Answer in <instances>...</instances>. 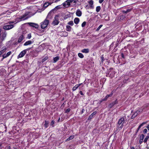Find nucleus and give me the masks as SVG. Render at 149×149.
<instances>
[{
    "instance_id": "obj_1",
    "label": "nucleus",
    "mask_w": 149,
    "mask_h": 149,
    "mask_svg": "<svg viewBox=\"0 0 149 149\" xmlns=\"http://www.w3.org/2000/svg\"><path fill=\"white\" fill-rule=\"evenodd\" d=\"M53 12V11L52 10H51L48 13L47 15L46 19L44 20V21L40 23L41 27L42 29H44L47 26L49 23V20H48L49 17H50L51 16V13L52 12Z\"/></svg>"
},
{
    "instance_id": "obj_2",
    "label": "nucleus",
    "mask_w": 149,
    "mask_h": 149,
    "mask_svg": "<svg viewBox=\"0 0 149 149\" xmlns=\"http://www.w3.org/2000/svg\"><path fill=\"white\" fill-rule=\"evenodd\" d=\"M77 0H67L63 3V6H64V8H67L71 5V3L73 2L74 5L76 4Z\"/></svg>"
},
{
    "instance_id": "obj_3",
    "label": "nucleus",
    "mask_w": 149,
    "mask_h": 149,
    "mask_svg": "<svg viewBox=\"0 0 149 149\" xmlns=\"http://www.w3.org/2000/svg\"><path fill=\"white\" fill-rule=\"evenodd\" d=\"M127 121L126 120H125L124 118H121L119 120L118 123V126L119 128L121 129L123 127L125 123H126Z\"/></svg>"
},
{
    "instance_id": "obj_4",
    "label": "nucleus",
    "mask_w": 149,
    "mask_h": 149,
    "mask_svg": "<svg viewBox=\"0 0 149 149\" xmlns=\"http://www.w3.org/2000/svg\"><path fill=\"white\" fill-rule=\"evenodd\" d=\"M35 14V13L31 14L29 13H26L22 17L21 19H22V20H24L27 19L28 18L33 16Z\"/></svg>"
},
{
    "instance_id": "obj_5",
    "label": "nucleus",
    "mask_w": 149,
    "mask_h": 149,
    "mask_svg": "<svg viewBox=\"0 0 149 149\" xmlns=\"http://www.w3.org/2000/svg\"><path fill=\"white\" fill-rule=\"evenodd\" d=\"M143 109V108H139L135 113L132 116V118H133L136 116L138 114L142 113Z\"/></svg>"
},
{
    "instance_id": "obj_6",
    "label": "nucleus",
    "mask_w": 149,
    "mask_h": 149,
    "mask_svg": "<svg viewBox=\"0 0 149 149\" xmlns=\"http://www.w3.org/2000/svg\"><path fill=\"white\" fill-rule=\"evenodd\" d=\"M30 48H28L22 51L17 56V58L23 57L26 53V51L29 50Z\"/></svg>"
},
{
    "instance_id": "obj_7",
    "label": "nucleus",
    "mask_w": 149,
    "mask_h": 149,
    "mask_svg": "<svg viewBox=\"0 0 149 149\" xmlns=\"http://www.w3.org/2000/svg\"><path fill=\"white\" fill-rule=\"evenodd\" d=\"M13 22H11L10 23H13ZM14 27V26L12 24H9L5 25L3 26V28L5 30H9L12 29Z\"/></svg>"
},
{
    "instance_id": "obj_8",
    "label": "nucleus",
    "mask_w": 149,
    "mask_h": 149,
    "mask_svg": "<svg viewBox=\"0 0 149 149\" xmlns=\"http://www.w3.org/2000/svg\"><path fill=\"white\" fill-rule=\"evenodd\" d=\"M59 23L58 17L57 16H56L54 17V19L52 23V24L54 25H57Z\"/></svg>"
},
{
    "instance_id": "obj_9",
    "label": "nucleus",
    "mask_w": 149,
    "mask_h": 149,
    "mask_svg": "<svg viewBox=\"0 0 149 149\" xmlns=\"http://www.w3.org/2000/svg\"><path fill=\"white\" fill-rule=\"evenodd\" d=\"M89 3V6L90 9H93L94 8L93 5V1L92 0H90L88 1Z\"/></svg>"
},
{
    "instance_id": "obj_10",
    "label": "nucleus",
    "mask_w": 149,
    "mask_h": 149,
    "mask_svg": "<svg viewBox=\"0 0 149 149\" xmlns=\"http://www.w3.org/2000/svg\"><path fill=\"white\" fill-rule=\"evenodd\" d=\"M30 26L35 27L36 28H37L38 27V25L37 24L32 23V22H29L27 23Z\"/></svg>"
},
{
    "instance_id": "obj_11",
    "label": "nucleus",
    "mask_w": 149,
    "mask_h": 149,
    "mask_svg": "<svg viewBox=\"0 0 149 149\" xmlns=\"http://www.w3.org/2000/svg\"><path fill=\"white\" fill-rule=\"evenodd\" d=\"M112 95L113 93H111L110 94L107 95L106 96L105 98L101 100L100 101V102H101L103 101H106L108 98L109 97L111 96Z\"/></svg>"
},
{
    "instance_id": "obj_12",
    "label": "nucleus",
    "mask_w": 149,
    "mask_h": 149,
    "mask_svg": "<svg viewBox=\"0 0 149 149\" xmlns=\"http://www.w3.org/2000/svg\"><path fill=\"white\" fill-rule=\"evenodd\" d=\"M6 33H4L1 36L0 35V42H2L6 37Z\"/></svg>"
},
{
    "instance_id": "obj_13",
    "label": "nucleus",
    "mask_w": 149,
    "mask_h": 149,
    "mask_svg": "<svg viewBox=\"0 0 149 149\" xmlns=\"http://www.w3.org/2000/svg\"><path fill=\"white\" fill-rule=\"evenodd\" d=\"M144 138V136L143 134H141L140 137L139 143L141 144L143 142V139Z\"/></svg>"
},
{
    "instance_id": "obj_14",
    "label": "nucleus",
    "mask_w": 149,
    "mask_h": 149,
    "mask_svg": "<svg viewBox=\"0 0 149 149\" xmlns=\"http://www.w3.org/2000/svg\"><path fill=\"white\" fill-rule=\"evenodd\" d=\"M81 84H77L76 85L72 88V90L73 91H75L76 89H77L79 86L81 85Z\"/></svg>"
},
{
    "instance_id": "obj_15",
    "label": "nucleus",
    "mask_w": 149,
    "mask_h": 149,
    "mask_svg": "<svg viewBox=\"0 0 149 149\" xmlns=\"http://www.w3.org/2000/svg\"><path fill=\"white\" fill-rule=\"evenodd\" d=\"M32 43L31 40H29L26 42L24 44V46H27L31 44Z\"/></svg>"
},
{
    "instance_id": "obj_16",
    "label": "nucleus",
    "mask_w": 149,
    "mask_h": 149,
    "mask_svg": "<svg viewBox=\"0 0 149 149\" xmlns=\"http://www.w3.org/2000/svg\"><path fill=\"white\" fill-rule=\"evenodd\" d=\"M81 11L79 10H77L76 12V15L78 17L81 16Z\"/></svg>"
},
{
    "instance_id": "obj_17",
    "label": "nucleus",
    "mask_w": 149,
    "mask_h": 149,
    "mask_svg": "<svg viewBox=\"0 0 149 149\" xmlns=\"http://www.w3.org/2000/svg\"><path fill=\"white\" fill-rule=\"evenodd\" d=\"M81 52L84 53H87L89 52V49H85L82 50Z\"/></svg>"
},
{
    "instance_id": "obj_18",
    "label": "nucleus",
    "mask_w": 149,
    "mask_h": 149,
    "mask_svg": "<svg viewBox=\"0 0 149 149\" xmlns=\"http://www.w3.org/2000/svg\"><path fill=\"white\" fill-rule=\"evenodd\" d=\"M117 103V101H116L114 102H112L111 103L109 104V108H111L112 107L113 105L116 104Z\"/></svg>"
},
{
    "instance_id": "obj_19",
    "label": "nucleus",
    "mask_w": 149,
    "mask_h": 149,
    "mask_svg": "<svg viewBox=\"0 0 149 149\" xmlns=\"http://www.w3.org/2000/svg\"><path fill=\"white\" fill-rule=\"evenodd\" d=\"M24 38V37L23 35H21L19 38L18 42H21Z\"/></svg>"
},
{
    "instance_id": "obj_20",
    "label": "nucleus",
    "mask_w": 149,
    "mask_h": 149,
    "mask_svg": "<svg viewBox=\"0 0 149 149\" xmlns=\"http://www.w3.org/2000/svg\"><path fill=\"white\" fill-rule=\"evenodd\" d=\"M50 4L49 3H45L43 5V8H46Z\"/></svg>"
},
{
    "instance_id": "obj_21",
    "label": "nucleus",
    "mask_w": 149,
    "mask_h": 149,
    "mask_svg": "<svg viewBox=\"0 0 149 149\" xmlns=\"http://www.w3.org/2000/svg\"><path fill=\"white\" fill-rule=\"evenodd\" d=\"M79 18H76L74 19V22L75 24H77L79 23Z\"/></svg>"
},
{
    "instance_id": "obj_22",
    "label": "nucleus",
    "mask_w": 149,
    "mask_h": 149,
    "mask_svg": "<svg viewBox=\"0 0 149 149\" xmlns=\"http://www.w3.org/2000/svg\"><path fill=\"white\" fill-rule=\"evenodd\" d=\"M71 27L69 25H67L66 26V30L67 31H70L71 30Z\"/></svg>"
},
{
    "instance_id": "obj_23",
    "label": "nucleus",
    "mask_w": 149,
    "mask_h": 149,
    "mask_svg": "<svg viewBox=\"0 0 149 149\" xmlns=\"http://www.w3.org/2000/svg\"><path fill=\"white\" fill-rule=\"evenodd\" d=\"M74 137V136H71L70 137L68 138L66 140V141H70Z\"/></svg>"
},
{
    "instance_id": "obj_24",
    "label": "nucleus",
    "mask_w": 149,
    "mask_h": 149,
    "mask_svg": "<svg viewBox=\"0 0 149 149\" xmlns=\"http://www.w3.org/2000/svg\"><path fill=\"white\" fill-rule=\"evenodd\" d=\"M6 50V48L5 47H3L2 48V49L1 50V51H0V55L4 53Z\"/></svg>"
},
{
    "instance_id": "obj_25",
    "label": "nucleus",
    "mask_w": 149,
    "mask_h": 149,
    "mask_svg": "<svg viewBox=\"0 0 149 149\" xmlns=\"http://www.w3.org/2000/svg\"><path fill=\"white\" fill-rule=\"evenodd\" d=\"M146 122H144L143 123L139 125V126L138 129H137V131H138L139 129L141 128V127L143 126V125L145 124H146Z\"/></svg>"
},
{
    "instance_id": "obj_26",
    "label": "nucleus",
    "mask_w": 149,
    "mask_h": 149,
    "mask_svg": "<svg viewBox=\"0 0 149 149\" xmlns=\"http://www.w3.org/2000/svg\"><path fill=\"white\" fill-rule=\"evenodd\" d=\"M59 59V57L58 56H56L54 58V63L58 61Z\"/></svg>"
},
{
    "instance_id": "obj_27",
    "label": "nucleus",
    "mask_w": 149,
    "mask_h": 149,
    "mask_svg": "<svg viewBox=\"0 0 149 149\" xmlns=\"http://www.w3.org/2000/svg\"><path fill=\"white\" fill-rule=\"evenodd\" d=\"M48 58V56H45V57L43 59H42V63H43L46 60H47Z\"/></svg>"
},
{
    "instance_id": "obj_28",
    "label": "nucleus",
    "mask_w": 149,
    "mask_h": 149,
    "mask_svg": "<svg viewBox=\"0 0 149 149\" xmlns=\"http://www.w3.org/2000/svg\"><path fill=\"white\" fill-rule=\"evenodd\" d=\"M78 56L81 58H83L84 57L83 55L81 53H79Z\"/></svg>"
},
{
    "instance_id": "obj_29",
    "label": "nucleus",
    "mask_w": 149,
    "mask_h": 149,
    "mask_svg": "<svg viewBox=\"0 0 149 149\" xmlns=\"http://www.w3.org/2000/svg\"><path fill=\"white\" fill-rule=\"evenodd\" d=\"M149 136H146L144 139V142L145 143L147 141H148V139H149Z\"/></svg>"
},
{
    "instance_id": "obj_30",
    "label": "nucleus",
    "mask_w": 149,
    "mask_h": 149,
    "mask_svg": "<svg viewBox=\"0 0 149 149\" xmlns=\"http://www.w3.org/2000/svg\"><path fill=\"white\" fill-rule=\"evenodd\" d=\"M68 24L70 25H71V26H72L73 25L74 23H73V22L72 21H70L69 22H68Z\"/></svg>"
},
{
    "instance_id": "obj_31",
    "label": "nucleus",
    "mask_w": 149,
    "mask_h": 149,
    "mask_svg": "<svg viewBox=\"0 0 149 149\" xmlns=\"http://www.w3.org/2000/svg\"><path fill=\"white\" fill-rule=\"evenodd\" d=\"M102 25L101 24L98 27V28L97 29L96 31H98L101 28V27H102Z\"/></svg>"
},
{
    "instance_id": "obj_32",
    "label": "nucleus",
    "mask_w": 149,
    "mask_h": 149,
    "mask_svg": "<svg viewBox=\"0 0 149 149\" xmlns=\"http://www.w3.org/2000/svg\"><path fill=\"white\" fill-rule=\"evenodd\" d=\"M70 108H68L65 111V113H68L70 111Z\"/></svg>"
},
{
    "instance_id": "obj_33",
    "label": "nucleus",
    "mask_w": 149,
    "mask_h": 149,
    "mask_svg": "<svg viewBox=\"0 0 149 149\" xmlns=\"http://www.w3.org/2000/svg\"><path fill=\"white\" fill-rule=\"evenodd\" d=\"M130 10H127L126 11L125 10H123V12L124 13H127L129 12L130 11Z\"/></svg>"
},
{
    "instance_id": "obj_34",
    "label": "nucleus",
    "mask_w": 149,
    "mask_h": 149,
    "mask_svg": "<svg viewBox=\"0 0 149 149\" xmlns=\"http://www.w3.org/2000/svg\"><path fill=\"white\" fill-rule=\"evenodd\" d=\"M31 34L30 33H29L28 34L27 38L29 39H30L31 38Z\"/></svg>"
},
{
    "instance_id": "obj_35",
    "label": "nucleus",
    "mask_w": 149,
    "mask_h": 149,
    "mask_svg": "<svg viewBox=\"0 0 149 149\" xmlns=\"http://www.w3.org/2000/svg\"><path fill=\"white\" fill-rule=\"evenodd\" d=\"M44 125L45 128H47L48 127V123H47L46 121L45 122V123Z\"/></svg>"
},
{
    "instance_id": "obj_36",
    "label": "nucleus",
    "mask_w": 149,
    "mask_h": 149,
    "mask_svg": "<svg viewBox=\"0 0 149 149\" xmlns=\"http://www.w3.org/2000/svg\"><path fill=\"white\" fill-rule=\"evenodd\" d=\"M86 22H84L81 24V26L82 27H84L86 24Z\"/></svg>"
},
{
    "instance_id": "obj_37",
    "label": "nucleus",
    "mask_w": 149,
    "mask_h": 149,
    "mask_svg": "<svg viewBox=\"0 0 149 149\" xmlns=\"http://www.w3.org/2000/svg\"><path fill=\"white\" fill-rule=\"evenodd\" d=\"M125 17L124 15H122L120 16V19L121 20H123L124 18Z\"/></svg>"
},
{
    "instance_id": "obj_38",
    "label": "nucleus",
    "mask_w": 149,
    "mask_h": 149,
    "mask_svg": "<svg viewBox=\"0 0 149 149\" xmlns=\"http://www.w3.org/2000/svg\"><path fill=\"white\" fill-rule=\"evenodd\" d=\"M3 58H6L7 57H8V56H7L6 54H4L3 55Z\"/></svg>"
},
{
    "instance_id": "obj_39",
    "label": "nucleus",
    "mask_w": 149,
    "mask_h": 149,
    "mask_svg": "<svg viewBox=\"0 0 149 149\" xmlns=\"http://www.w3.org/2000/svg\"><path fill=\"white\" fill-rule=\"evenodd\" d=\"M96 113L97 112L96 111H95V112L92 113L91 115L93 116L95 115Z\"/></svg>"
},
{
    "instance_id": "obj_40",
    "label": "nucleus",
    "mask_w": 149,
    "mask_h": 149,
    "mask_svg": "<svg viewBox=\"0 0 149 149\" xmlns=\"http://www.w3.org/2000/svg\"><path fill=\"white\" fill-rule=\"evenodd\" d=\"M11 53V52L10 51L8 52L6 54L7 56H8L9 55H10Z\"/></svg>"
},
{
    "instance_id": "obj_41",
    "label": "nucleus",
    "mask_w": 149,
    "mask_h": 149,
    "mask_svg": "<svg viewBox=\"0 0 149 149\" xmlns=\"http://www.w3.org/2000/svg\"><path fill=\"white\" fill-rule=\"evenodd\" d=\"M147 130L146 129H145L143 130V132L144 133H147Z\"/></svg>"
},
{
    "instance_id": "obj_42",
    "label": "nucleus",
    "mask_w": 149,
    "mask_h": 149,
    "mask_svg": "<svg viewBox=\"0 0 149 149\" xmlns=\"http://www.w3.org/2000/svg\"><path fill=\"white\" fill-rule=\"evenodd\" d=\"M104 1V0H99V2L100 3H101L103 2Z\"/></svg>"
},
{
    "instance_id": "obj_43",
    "label": "nucleus",
    "mask_w": 149,
    "mask_h": 149,
    "mask_svg": "<svg viewBox=\"0 0 149 149\" xmlns=\"http://www.w3.org/2000/svg\"><path fill=\"white\" fill-rule=\"evenodd\" d=\"M101 7L100 6H97L96 8V9H100Z\"/></svg>"
},
{
    "instance_id": "obj_44",
    "label": "nucleus",
    "mask_w": 149,
    "mask_h": 149,
    "mask_svg": "<svg viewBox=\"0 0 149 149\" xmlns=\"http://www.w3.org/2000/svg\"><path fill=\"white\" fill-rule=\"evenodd\" d=\"M61 6H57L55 8H57V9L60 8H61V7H60Z\"/></svg>"
},
{
    "instance_id": "obj_45",
    "label": "nucleus",
    "mask_w": 149,
    "mask_h": 149,
    "mask_svg": "<svg viewBox=\"0 0 149 149\" xmlns=\"http://www.w3.org/2000/svg\"><path fill=\"white\" fill-rule=\"evenodd\" d=\"M54 124V120L52 121L51 122V124L52 125H53Z\"/></svg>"
},
{
    "instance_id": "obj_46",
    "label": "nucleus",
    "mask_w": 149,
    "mask_h": 149,
    "mask_svg": "<svg viewBox=\"0 0 149 149\" xmlns=\"http://www.w3.org/2000/svg\"><path fill=\"white\" fill-rule=\"evenodd\" d=\"M6 148L7 149H10L11 147H10V146H7Z\"/></svg>"
},
{
    "instance_id": "obj_47",
    "label": "nucleus",
    "mask_w": 149,
    "mask_h": 149,
    "mask_svg": "<svg viewBox=\"0 0 149 149\" xmlns=\"http://www.w3.org/2000/svg\"><path fill=\"white\" fill-rule=\"evenodd\" d=\"M79 93L81 94V95H83V94L82 92V91H80L79 92Z\"/></svg>"
},
{
    "instance_id": "obj_48",
    "label": "nucleus",
    "mask_w": 149,
    "mask_h": 149,
    "mask_svg": "<svg viewBox=\"0 0 149 149\" xmlns=\"http://www.w3.org/2000/svg\"><path fill=\"white\" fill-rule=\"evenodd\" d=\"M115 72H113V75H112L111 76V77H114V74H115Z\"/></svg>"
},
{
    "instance_id": "obj_49",
    "label": "nucleus",
    "mask_w": 149,
    "mask_h": 149,
    "mask_svg": "<svg viewBox=\"0 0 149 149\" xmlns=\"http://www.w3.org/2000/svg\"><path fill=\"white\" fill-rule=\"evenodd\" d=\"M93 117V116H92L91 115L89 116V119H91V118H92Z\"/></svg>"
},
{
    "instance_id": "obj_50",
    "label": "nucleus",
    "mask_w": 149,
    "mask_h": 149,
    "mask_svg": "<svg viewBox=\"0 0 149 149\" xmlns=\"http://www.w3.org/2000/svg\"><path fill=\"white\" fill-rule=\"evenodd\" d=\"M147 128L148 130H149V125L147 126Z\"/></svg>"
},
{
    "instance_id": "obj_51",
    "label": "nucleus",
    "mask_w": 149,
    "mask_h": 149,
    "mask_svg": "<svg viewBox=\"0 0 149 149\" xmlns=\"http://www.w3.org/2000/svg\"><path fill=\"white\" fill-rule=\"evenodd\" d=\"M84 109H82V111H81V113H83L84 112Z\"/></svg>"
},
{
    "instance_id": "obj_52",
    "label": "nucleus",
    "mask_w": 149,
    "mask_h": 149,
    "mask_svg": "<svg viewBox=\"0 0 149 149\" xmlns=\"http://www.w3.org/2000/svg\"><path fill=\"white\" fill-rule=\"evenodd\" d=\"M131 149H135V148L134 147H131Z\"/></svg>"
},
{
    "instance_id": "obj_53",
    "label": "nucleus",
    "mask_w": 149,
    "mask_h": 149,
    "mask_svg": "<svg viewBox=\"0 0 149 149\" xmlns=\"http://www.w3.org/2000/svg\"><path fill=\"white\" fill-rule=\"evenodd\" d=\"M33 8L32 7H30V8H30V9H32V8Z\"/></svg>"
},
{
    "instance_id": "obj_54",
    "label": "nucleus",
    "mask_w": 149,
    "mask_h": 149,
    "mask_svg": "<svg viewBox=\"0 0 149 149\" xmlns=\"http://www.w3.org/2000/svg\"><path fill=\"white\" fill-rule=\"evenodd\" d=\"M100 10H96V11L97 12H98Z\"/></svg>"
},
{
    "instance_id": "obj_55",
    "label": "nucleus",
    "mask_w": 149,
    "mask_h": 149,
    "mask_svg": "<svg viewBox=\"0 0 149 149\" xmlns=\"http://www.w3.org/2000/svg\"><path fill=\"white\" fill-rule=\"evenodd\" d=\"M122 56L123 57V54H122Z\"/></svg>"
},
{
    "instance_id": "obj_56",
    "label": "nucleus",
    "mask_w": 149,
    "mask_h": 149,
    "mask_svg": "<svg viewBox=\"0 0 149 149\" xmlns=\"http://www.w3.org/2000/svg\"><path fill=\"white\" fill-rule=\"evenodd\" d=\"M1 29H0V33L1 32Z\"/></svg>"
},
{
    "instance_id": "obj_57",
    "label": "nucleus",
    "mask_w": 149,
    "mask_h": 149,
    "mask_svg": "<svg viewBox=\"0 0 149 149\" xmlns=\"http://www.w3.org/2000/svg\"><path fill=\"white\" fill-rule=\"evenodd\" d=\"M2 145L1 144H0V147Z\"/></svg>"
}]
</instances>
